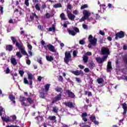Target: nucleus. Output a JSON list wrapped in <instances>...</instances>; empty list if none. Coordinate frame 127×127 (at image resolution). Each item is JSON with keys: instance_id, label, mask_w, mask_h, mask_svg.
<instances>
[{"instance_id": "1", "label": "nucleus", "mask_w": 127, "mask_h": 127, "mask_svg": "<svg viewBox=\"0 0 127 127\" xmlns=\"http://www.w3.org/2000/svg\"><path fill=\"white\" fill-rule=\"evenodd\" d=\"M10 39L12 40V42L13 44H15L16 47L18 48V49L20 51L21 54L24 55V56H27L26 58L27 59H29L28 57V54L25 51V49L24 48V46L22 43H19L16 40V38L15 37L11 36Z\"/></svg>"}, {"instance_id": "2", "label": "nucleus", "mask_w": 127, "mask_h": 127, "mask_svg": "<svg viewBox=\"0 0 127 127\" xmlns=\"http://www.w3.org/2000/svg\"><path fill=\"white\" fill-rule=\"evenodd\" d=\"M64 55L65 57L64 58V62H65L66 64H68V63L71 61L72 56H71V53H70V52H65Z\"/></svg>"}, {"instance_id": "3", "label": "nucleus", "mask_w": 127, "mask_h": 127, "mask_svg": "<svg viewBox=\"0 0 127 127\" xmlns=\"http://www.w3.org/2000/svg\"><path fill=\"white\" fill-rule=\"evenodd\" d=\"M101 54L104 55L103 56H107V58L110 55V49L103 47L101 48Z\"/></svg>"}, {"instance_id": "4", "label": "nucleus", "mask_w": 127, "mask_h": 127, "mask_svg": "<svg viewBox=\"0 0 127 127\" xmlns=\"http://www.w3.org/2000/svg\"><path fill=\"white\" fill-rule=\"evenodd\" d=\"M88 41L89 43H91L93 46H96L97 45V39L93 37L92 35L89 36Z\"/></svg>"}, {"instance_id": "5", "label": "nucleus", "mask_w": 127, "mask_h": 127, "mask_svg": "<svg viewBox=\"0 0 127 127\" xmlns=\"http://www.w3.org/2000/svg\"><path fill=\"white\" fill-rule=\"evenodd\" d=\"M125 37V32L121 31L115 34V40H118L119 39L124 38Z\"/></svg>"}, {"instance_id": "6", "label": "nucleus", "mask_w": 127, "mask_h": 127, "mask_svg": "<svg viewBox=\"0 0 127 127\" xmlns=\"http://www.w3.org/2000/svg\"><path fill=\"white\" fill-rule=\"evenodd\" d=\"M95 59L97 63H99V64H102V63L105 62V61H107V59H108V56H103L102 58L99 57L96 58Z\"/></svg>"}, {"instance_id": "7", "label": "nucleus", "mask_w": 127, "mask_h": 127, "mask_svg": "<svg viewBox=\"0 0 127 127\" xmlns=\"http://www.w3.org/2000/svg\"><path fill=\"white\" fill-rule=\"evenodd\" d=\"M44 49L46 50H47L48 49L51 52H56V50H55V47H54V46L51 44H48L44 46Z\"/></svg>"}, {"instance_id": "8", "label": "nucleus", "mask_w": 127, "mask_h": 127, "mask_svg": "<svg viewBox=\"0 0 127 127\" xmlns=\"http://www.w3.org/2000/svg\"><path fill=\"white\" fill-rule=\"evenodd\" d=\"M62 98V94L59 93L54 98H53L52 103L54 104V103H57V102L59 101H61V99Z\"/></svg>"}, {"instance_id": "9", "label": "nucleus", "mask_w": 127, "mask_h": 127, "mask_svg": "<svg viewBox=\"0 0 127 127\" xmlns=\"http://www.w3.org/2000/svg\"><path fill=\"white\" fill-rule=\"evenodd\" d=\"M34 18H35L37 21H38V20H39V17L37 16L35 12H32L30 15V19L31 20V21H32L33 20H34Z\"/></svg>"}, {"instance_id": "10", "label": "nucleus", "mask_w": 127, "mask_h": 127, "mask_svg": "<svg viewBox=\"0 0 127 127\" xmlns=\"http://www.w3.org/2000/svg\"><path fill=\"white\" fill-rule=\"evenodd\" d=\"M63 104L64 105L65 107H68V108H69L70 109L75 108V106L73 104V103H72V102L71 101L64 102Z\"/></svg>"}, {"instance_id": "11", "label": "nucleus", "mask_w": 127, "mask_h": 127, "mask_svg": "<svg viewBox=\"0 0 127 127\" xmlns=\"http://www.w3.org/2000/svg\"><path fill=\"white\" fill-rule=\"evenodd\" d=\"M65 91L69 98H71V99L75 98V94L72 91H70L69 89L65 90Z\"/></svg>"}, {"instance_id": "12", "label": "nucleus", "mask_w": 127, "mask_h": 127, "mask_svg": "<svg viewBox=\"0 0 127 127\" xmlns=\"http://www.w3.org/2000/svg\"><path fill=\"white\" fill-rule=\"evenodd\" d=\"M122 107L124 110V112L123 113V115L125 116V115L127 114V104L126 103H124L122 104Z\"/></svg>"}, {"instance_id": "13", "label": "nucleus", "mask_w": 127, "mask_h": 127, "mask_svg": "<svg viewBox=\"0 0 127 127\" xmlns=\"http://www.w3.org/2000/svg\"><path fill=\"white\" fill-rule=\"evenodd\" d=\"M111 70H113V67H112V62H108L107 67V72L108 73L111 72Z\"/></svg>"}, {"instance_id": "14", "label": "nucleus", "mask_w": 127, "mask_h": 127, "mask_svg": "<svg viewBox=\"0 0 127 127\" xmlns=\"http://www.w3.org/2000/svg\"><path fill=\"white\" fill-rule=\"evenodd\" d=\"M82 13L83 14V16L84 17L86 18L87 19L89 18V16H90V14H91V13L89 12V11L88 10H84Z\"/></svg>"}, {"instance_id": "15", "label": "nucleus", "mask_w": 127, "mask_h": 127, "mask_svg": "<svg viewBox=\"0 0 127 127\" xmlns=\"http://www.w3.org/2000/svg\"><path fill=\"white\" fill-rule=\"evenodd\" d=\"M1 119L3 122H5V123H12V120L10 119L9 117L4 118L3 117H1Z\"/></svg>"}, {"instance_id": "16", "label": "nucleus", "mask_w": 127, "mask_h": 127, "mask_svg": "<svg viewBox=\"0 0 127 127\" xmlns=\"http://www.w3.org/2000/svg\"><path fill=\"white\" fill-rule=\"evenodd\" d=\"M6 50L8 51H12L13 49V46L11 45H6V48H5Z\"/></svg>"}, {"instance_id": "17", "label": "nucleus", "mask_w": 127, "mask_h": 127, "mask_svg": "<svg viewBox=\"0 0 127 127\" xmlns=\"http://www.w3.org/2000/svg\"><path fill=\"white\" fill-rule=\"evenodd\" d=\"M55 90L57 93H60V94H62V92H63V88L59 87H57L55 88Z\"/></svg>"}, {"instance_id": "18", "label": "nucleus", "mask_w": 127, "mask_h": 127, "mask_svg": "<svg viewBox=\"0 0 127 127\" xmlns=\"http://www.w3.org/2000/svg\"><path fill=\"white\" fill-rule=\"evenodd\" d=\"M67 31L70 35H72V36H75V35H76V32L74 30L68 29Z\"/></svg>"}, {"instance_id": "19", "label": "nucleus", "mask_w": 127, "mask_h": 127, "mask_svg": "<svg viewBox=\"0 0 127 127\" xmlns=\"http://www.w3.org/2000/svg\"><path fill=\"white\" fill-rule=\"evenodd\" d=\"M46 60L49 61V62H52L54 60V58L52 56H46Z\"/></svg>"}, {"instance_id": "20", "label": "nucleus", "mask_w": 127, "mask_h": 127, "mask_svg": "<svg viewBox=\"0 0 127 127\" xmlns=\"http://www.w3.org/2000/svg\"><path fill=\"white\" fill-rule=\"evenodd\" d=\"M11 63L13 65V66H15L17 65V62H16V60L15 58H11L10 59Z\"/></svg>"}, {"instance_id": "21", "label": "nucleus", "mask_w": 127, "mask_h": 127, "mask_svg": "<svg viewBox=\"0 0 127 127\" xmlns=\"http://www.w3.org/2000/svg\"><path fill=\"white\" fill-rule=\"evenodd\" d=\"M67 17H68L70 20H72L73 21L75 20V18L76 17V16L73 14H70V15H68V16H67Z\"/></svg>"}, {"instance_id": "22", "label": "nucleus", "mask_w": 127, "mask_h": 127, "mask_svg": "<svg viewBox=\"0 0 127 127\" xmlns=\"http://www.w3.org/2000/svg\"><path fill=\"white\" fill-rule=\"evenodd\" d=\"M70 72L72 74H74V75H75V76H79V75L80 74L79 70H76V71L71 70Z\"/></svg>"}, {"instance_id": "23", "label": "nucleus", "mask_w": 127, "mask_h": 127, "mask_svg": "<svg viewBox=\"0 0 127 127\" xmlns=\"http://www.w3.org/2000/svg\"><path fill=\"white\" fill-rule=\"evenodd\" d=\"M83 61L84 62V63H87L88 62V61L89 60V57L88 56L84 55L82 57Z\"/></svg>"}, {"instance_id": "24", "label": "nucleus", "mask_w": 127, "mask_h": 127, "mask_svg": "<svg viewBox=\"0 0 127 127\" xmlns=\"http://www.w3.org/2000/svg\"><path fill=\"white\" fill-rule=\"evenodd\" d=\"M53 7L55 8H59L60 7H62V4L61 3H56L53 5Z\"/></svg>"}, {"instance_id": "25", "label": "nucleus", "mask_w": 127, "mask_h": 127, "mask_svg": "<svg viewBox=\"0 0 127 127\" xmlns=\"http://www.w3.org/2000/svg\"><path fill=\"white\" fill-rule=\"evenodd\" d=\"M50 88V84H47L45 85V92H48L49 91V89Z\"/></svg>"}, {"instance_id": "26", "label": "nucleus", "mask_w": 127, "mask_h": 127, "mask_svg": "<svg viewBox=\"0 0 127 127\" xmlns=\"http://www.w3.org/2000/svg\"><path fill=\"white\" fill-rule=\"evenodd\" d=\"M89 67L90 69H93L95 67V64H94V62L91 61L89 63Z\"/></svg>"}, {"instance_id": "27", "label": "nucleus", "mask_w": 127, "mask_h": 127, "mask_svg": "<svg viewBox=\"0 0 127 127\" xmlns=\"http://www.w3.org/2000/svg\"><path fill=\"white\" fill-rule=\"evenodd\" d=\"M60 17L62 20H67V19L65 17V14L64 13L61 14Z\"/></svg>"}, {"instance_id": "28", "label": "nucleus", "mask_w": 127, "mask_h": 127, "mask_svg": "<svg viewBox=\"0 0 127 127\" xmlns=\"http://www.w3.org/2000/svg\"><path fill=\"white\" fill-rule=\"evenodd\" d=\"M97 82L98 83V84H102V83L104 82V79H103V78H98L97 79Z\"/></svg>"}, {"instance_id": "29", "label": "nucleus", "mask_w": 127, "mask_h": 127, "mask_svg": "<svg viewBox=\"0 0 127 127\" xmlns=\"http://www.w3.org/2000/svg\"><path fill=\"white\" fill-rule=\"evenodd\" d=\"M2 113H5V111L2 107H0V116H2Z\"/></svg>"}, {"instance_id": "30", "label": "nucleus", "mask_w": 127, "mask_h": 127, "mask_svg": "<svg viewBox=\"0 0 127 127\" xmlns=\"http://www.w3.org/2000/svg\"><path fill=\"white\" fill-rule=\"evenodd\" d=\"M40 97L42 99H45V93H44V92L40 91Z\"/></svg>"}, {"instance_id": "31", "label": "nucleus", "mask_w": 127, "mask_h": 127, "mask_svg": "<svg viewBox=\"0 0 127 127\" xmlns=\"http://www.w3.org/2000/svg\"><path fill=\"white\" fill-rule=\"evenodd\" d=\"M27 101L30 105H32V104L33 103V100L30 98H27Z\"/></svg>"}, {"instance_id": "32", "label": "nucleus", "mask_w": 127, "mask_h": 127, "mask_svg": "<svg viewBox=\"0 0 127 127\" xmlns=\"http://www.w3.org/2000/svg\"><path fill=\"white\" fill-rule=\"evenodd\" d=\"M9 99L10 101H13V100H15V97L12 94H10L9 95Z\"/></svg>"}, {"instance_id": "33", "label": "nucleus", "mask_w": 127, "mask_h": 127, "mask_svg": "<svg viewBox=\"0 0 127 127\" xmlns=\"http://www.w3.org/2000/svg\"><path fill=\"white\" fill-rule=\"evenodd\" d=\"M53 30V32H54V31H55L56 29H55V25H52V27H50L49 28V31H52Z\"/></svg>"}, {"instance_id": "34", "label": "nucleus", "mask_w": 127, "mask_h": 127, "mask_svg": "<svg viewBox=\"0 0 127 127\" xmlns=\"http://www.w3.org/2000/svg\"><path fill=\"white\" fill-rule=\"evenodd\" d=\"M26 100V98L24 97H22L21 96H20L19 101L20 103H22V102H24Z\"/></svg>"}, {"instance_id": "35", "label": "nucleus", "mask_w": 127, "mask_h": 127, "mask_svg": "<svg viewBox=\"0 0 127 127\" xmlns=\"http://www.w3.org/2000/svg\"><path fill=\"white\" fill-rule=\"evenodd\" d=\"M48 119L49 120H50V121H55V120H56V116H49Z\"/></svg>"}, {"instance_id": "36", "label": "nucleus", "mask_w": 127, "mask_h": 127, "mask_svg": "<svg viewBox=\"0 0 127 127\" xmlns=\"http://www.w3.org/2000/svg\"><path fill=\"white\" fill-rule=\"evenodd\" d=\"M90 120L91 121V122H92V123L94 122V121L96 120V116H91L90 118Z\"/></svg>"}, {"instance_id": "37", "label": "nucleus", "mask_w": 127, "mask_h": 127, "mask_svg": "<svg viewBox=\"0 0 127 127\" xmlns=\"http://www.w3.org/2000/svg\"><path fill=\"white\" fill-rule=\"evenodd\" d=\"M53 112H54V113H55L56 114H57V113H58V108H57V107H54L53 108Z\"/></svg>"}, {"instance_id": "38", "label": "nucleus", "mask_w": 127, "mask_h": 127, "mask_svg": "<svg viewBox=\"0 0 127 127\" xmlns=\"http://www.w3.org/2000/svg\"><path fill=\"white\" fill-rule=\"evenodd\" d=\"M73 29L75 31L74 32H76V34H77L78 32H80L79 28H78L77 27H73Z\"/></svg>"}, {"instance_id": "39", "label": "nucleus", "mask_w": 127, "mask_h": 127, "mask_svg": "<svg viewBox=\"0 0 127 127\" xmlns=\"http://www.w3.org/2000/svg\"><path fill=\"white\" fill-rule=\"evenodd\" d=\"M35 7L36 9V10H38V11H40V6L38 4V3L36 4Z\"/></svg>"}, {"instance_id": "40", "label": "nucleus", "mask_w": 127, "mask_h": 127, "mask_svg": "<svg viewBox=\"0 0 127 127\" xmlns=\"http://www.w3.org/2000/svg\"><path fill=\"white\" fill-rule=\"evenodd\" d=\"M84 8H88V4H84L83 5H82L81 7H80V9H84Z\"/></svg>"}, {"instance_id": "41", "label": "nucleus", "mask_w": 127, "mask_h": 127, "mask_svg": "<svg viewBox=\"0 0 127 127\" xmlns=\"http://www.w3.org/2000/svg\"><path fill=\"white\" fill-rule=\"evenodd\" d=\"M16 55L17 56V57H18V58H21V57H22V55H21L20 52H17L16 53Z\"/></svg>"}, {"instance_id": "42", "label": "nucleus", "mask_w": 127, "mask_h": 127, "mask_svg": "<svg viewBox=\"0 0 127 127\" xmlns=\"http://www.w3.org/2000/svg\"><path fill=\"white\" fill-rule=\"evenodd\" d=\"M28 79L29 80H32L33 79V75L31 73L28 74Z\"/></svg>"}, {"instance_id": "43", "label": "nucleus", "mask_w": 127, "mask_h": 127, "mask_svg": "<svg viewBox=\"0 0 127 127\" xmlns=\"http://www.w3.org/2000/svg\"><path fill=\"white\" fill-rule=\"evenodd\" d=\"M27 43V48L29 50H32V46L30 45L28 42Z\"/></svg>"}, {"instance_id": "44", "label": "nucleus", "mask_w": 127, "mask_h": 127, "mask_svg": "<svg viewBox=\"0 0 127 127\" xmlns=\"http://www.w3.org/2000/svg\"><path fill=\"white\" fill-rule=\"evenodd\" d=\"M80 126L81 127H91L88 125H85V123H82L81 124H80Z\"/></svg>"}, {"instance_id": "45", "label": "nucleus", "mask_w": 127, "mask_h": 127, "mask_svg": "<svg viewBox=\"0 0 127 127\" xmlns=\"http://www.w3.org/2000/svg\"><path fill=\"white\" fill-rule=\"evenodd\" d=\"M19 74H20L21 77H23V74H24V71L22 70H19Z\"/></svg>"}, {"instance_id": "46", "label": "nucleus", "mask_w": 127, "mask_h": 127, "mask_svg": "<svg viewBox=\"0 0 127 127\" xmlns=\"http://www.w3.org/2000/svg\"><path fill=\"white\" fill-rule=\"evenodd\" d=\"M37 61L39 64H42V58H40L39 59H37Z\"/></svg>"}, {"instance_id": "47", "label": "nucleus", "mask_w": 127, "mask_h": 127, "mask_svg": "<svg viewBox=\"0 0 127 127\" xmlns=\"http://www.w3.org/2000/svg\"><path fill=\"white\" fill-rule=\"evenodd\" d=\"M58 79L60 82H63L64 79H63V77L62 76L60 75Z\"/></svg>"}, {"instance_id": "48", "label": "nucleus", "mask_w": 127, "mask_h": 127, "mask_svg": "<svg viewBox=\"0 0 127 127\" xmlns=\"http://www.w3.org/2000/svg\"><path fill=\"white\" fill-rule=\"evenodd\" d=\"M75 81H76L77 83H82V80H81V79L79 77H75Z\"/></svg>"}, {"instance_id": "49", "label": "nucleus", "mask_w": 127, "mask_h": 127, "mask_svg": "<svg viewBox=\"0 0 127 127\" xmlns=\"http://www.w3.org/2000/svg\"><path fill=\"white\" fill-rule=\"evenodd\" d=\"M86 117H88V114L87 113H83L81 115L82 118H86Z\"/></svg>"}, {"instance_id": "50", "label": "nucleus", "mask_w": 127, "mask_h": 127, "mask_svg": "<svg viewBox=\"0 0 127 127\" xmlns=\"http://www.w3.org/2000/svg\"><path fill=\"white\" fill-rule=\"evenodd\" d=\"M86 19H87L83 16V17H82L79 20V21H80V22H82V21H85V20H86Z\"/></svg>"}, {"instance_id": "51", "label": "nucleus", "mask_w": 127, "mask_h": 127, "mask_svg": "<svg viewBox=\"0 0 127 127\" xmlns=\"http://www.w3.org/2000/svg\"><path fill=\"white\" fill-rule=\"evenodd\" d=\"M45 16L46 18H50V17H51V14H50L49 13H47L45 14Z\"/></svg>"}, {"instance_id": "52", "label": "nucleus", "mask_w": 127, "mask_h": 127, "mask_svg": "<svg viewBox=\"0 0 127 127\" xmlns=\"http://www.w3.org/2000/svg\"><path fill=\"white\" fill-rule=\"evenodd\" d=\"M25 4L26 6H29V0H25Z\"/></svg>"}, {"instance_id": "53", "label": "nucleus", "mask_w": 127, "mask_h": 127, "mask_svg": "<svg viewBox=\"0 0 127 127\" xmlns=\"http://www.w3.org/2000/svg\"><path fill=\"white\" fill-rule=\"evenodd\" d=\"M77 54H78V52L76 51H73V57H76L77 56Z\"/></svg>"}, {"instance_id": "54", "label": "nucleus", "mask_w": 127, "mask_h": 127, "mask_svg": "<svg viewBox=\"0 0 127 127\" xmlns=\"http://www.w3.org/2000/svg\"><path fill=\"white\" fill-rule=\"evenodd\" d=\"M79 44H81V45H84L85 44V41H84L83 40H80Z\"/></svg>"}, {"instance_id": "55", "label": "nucleus", "mask_w": 127, "mask_h": 127, "mask_svg": "<svg viewBox=\"0 0 127 127\" xmlns=\"http://www.w3.org/2000/svg\"><path fill=\"white\" fill-rule=\"evenodd\" d=\"M0 11L1 14H3V7L0 6Z\"/></svg>"}, {"instance_id": "56", "label": "nucleus", "mask_w": 127, "mask_h": 127, "mask_svg": "<svg viewBox=\"0 0 127 127\" xmlns=\"http://www.w3.org/2000/svg\"><path fill=\"white\" fill-rule=\"evenodd\" d=\"M38 29H40V30H43V26H42L41 25H39L38 26Z\"/></svg>"}, {"instance_id": "57", "label": "nucleus", "mask_w": 127, "mask_h": 127, "mask_svg": "<svg viewBox=\"0 0 127 127\" xmlns=\"http://www.w3.org/2000/svg\"><path fill=\"white\" fill-rule=\"evenodd\" d=\"M47 7V6L46 5V4L44 3L42 4V8H43V9H45Z\"/></svg>"}, {"instance_id": "58", "label": "nucleus", "mask_w": 127, "mask_h": 127, "mask_svg": "<svg viewBox=\"0 0 127 127\" xmlns=\"http://www.w3.org/2000/svg\"><path fill=\"white\" fill-rule=\"evenodd\" d=\"M73 14H75V15H77V14H79V11L77 10H74L73 11Z\"/></svg>"}, {"instance_id": "59", "label": "nucleus", "mask_w": 127, "mask_h": 127, "mask_svg": "<svg viewBox=\"0 0 127 127\" xmlns=\"http://www.w3.org/2000/svg\"><path fill=\"white\" fill-rule=\"evenodd\" d=\"M84 55H86V56H88V55L89 56H91L92 55V53L91 52H87V53H86Z\"/></svg>"}, {"instance_id": "60", "label": "nucleus", "mask_w": 127, "mask_h": 127, "mask_svg": "<svg viewBox=\"0 0 127 127\" xmlns=\"http://www.w3.org/2000/svg\"><path fill=\"white\" fill-rule=\"evenodd\" d=\"M10 73V69H9V68L7 67L6 69V74H9Z\"/></svg>"}, {"instance_id": "61", "label": "nucleus", "mask_w": 127, "mask_h": 127, "mask_svg": "<svg viewBox=\"0 0 127 127\" xmlns=\"http://www.w3.org/2000/svg\"><path fill=\"white\" fill-rule=\"evenodd\" d=\"M84 72H85V73H89V72H90V69H89V68H85L84 69Z\"/></svg>"}, {"instance_id": "62", "label": "nucleus", "mask_w": 127, "mask_h": 127, "mask_svg": "<svg viewBox=\"0 0 127 127\" xmlns=\"http://www.w3.org/2000/svg\"><path fill=\"white\" fill-rule=\"evenodd\" d=\"M26 62V64H27V65H30V64H31V61H30V60H27Z\"/></svg>"}, {"instance_id": "63", "label": "nucleus", "mask_w": 127, "mask_h": 127, "mask_svg": "<svg viewBox=\"0 0 127 127\" xmlns=\"http://www.w3.org/2000/svg\"><path fill=\"white\" fill-rule=\"evenodd\" d=\"M24 84H28V80H27V79L26 78H24L23 80Z\"/></svg>"}, {"instance_id": "64", "label": "nucleus", "mask_w": 127, "mask_h": 127, "mask_svg": "<svg viewBox=\"0 0 127 127\" xmlns=\"http://www.w3.org/2000/svg\"><path fill=\"white\" fill-rule=\"evenodd\" d=\"M12 122H13V121H15V120H16V116L15 115H13L12 116Z\"/></svg>"}]
</instances>
